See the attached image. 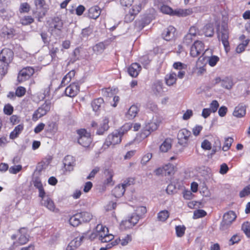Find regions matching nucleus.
Instances as JSON below:
<instances>
[{
    "label": "nucleus",
    "instance_id": "nucleus-57",
    "mask_svg": "<svg viewBox=\"0 0 250 250\" xmlns=\"http://www.w3.org/2000/svg\"><path fill=\"white\" fill-rule=\"evenodd\" d=\"M219 106V104L216 100H213L210 104L209 109H210V111L214 113L215 112Z\"/></svg>",
    "mask_w": 250,
    "mask_h": 250
},
{
    "label": "nucleus",
    "instance_id": "nucleus-35",
    "mask_svg": "<svg viewBox=\"0 0 250 250\" xmlns=\"http://www.w3.org/2000/svg\"><path fill=\"white\" fill-rule=\"evenodd\" d=\"M233 83L232 79L229 77H226L222 79L221 86L227 89H230L233 86Z\"/></svg>",
    "mask_w": 250,
    "mask_h": 250
},
{
    "label": "nucleus",
    "instance_id": "nucleus-38",
    "mask_svg": "<svg viewBox=\"0 0 250 250\" xmlns=\"http://www.w3.org/2000/svg\"><path fill=\"white\" fill-rule=\"evenodd\" d=\"M104 49L105 46L103 42H99L92 47L93 52L97 55L102 53Z\"/></svg>",
    "mask_w": 250,
    "mask_h": 250
},
{
    "label": "nucleus",
    "instance_id": "nucleus-26",
    "mask_svg": "<svg viewBox=\"0 0 250 250\" xmlns=\"http://www.w3.org/2000/svg\"><path fill=\"white\" fill-rule=\"evenodd\" d=\"M83 237H76L72 240L68 245L66 250H74L79 247L83 239Z\"/></svg>",
    "mask_w": 250,
    "mask_h": 250
},
{
    "label": "nucleus",
    "instance_id": "nucleus-63",
    "mask_svg": "<svg viewBox=\"0 0 250 250\" xmlns=\"http://www.w3.org/2000/svg\"><path fill=\"white\" fill-rule=\"evenodd\" d=\"M151 158L152 154L150 153H147L142 157L141 160V164L143 165H146Z\"/></svg>",
    "mask_w": 250,
    "mask_h": 250
},
{
    "label": "nucleus",
    "instance_id": "nucleus-52",
    "mask_svg": "<svg viewBox=\"0 0 250 250\" xmlns=\"http://www.w3.org/2000/svg\"><path fill=\"white\" fill-rule=\"evenodd\" d=\"M131 127V125L130 124H126L122 126L119 129L117 130L120 135L123 136L125 133L127 132Z\"/></svg>",
    "mask_w": 250,
    "mask_h": 250
},
{
    "label": "nucleus",
    "instance_id": "nucleus-2",
    "mask_svg": "<svg viewBox=\"0 0 250 250\" xmlns=\"http://www.w3.org/2000/svg\"><path fill=\"white\" fill-rule=\"evenodd\" d=\"M34 4L35 7L32 10V14L38 21H41L47 12L48 5L45 0H34Z\"/></svg>",
    "mask_w": 250,
    "mask_h": 250
},
{
    "label": "nucleus",
    "instance_id": "nucleus-43",
    "mask_svg": "<svg viewBox=\"0 0 250 250\" xmlns=\"http://www.w3.org/2000/svg\"><path fill=\"white\" fill-rule=\"evenodd\" d=\"M204 32L206 37H212L214 33L213 28L210 24H207L204 27Z\"/></svg>",
    "mask_w": 250,
    "mask_h": 250
},
{
    "label": "nucleus",
    "instance_id": "nucleus-50",
    "mask_svg": "<svg viewBox=\"0 0 250 250\" xmlns=\"http://www.w3.org/2000/svg\"><path fill=\"white\" fill-rule=\"evenodd\" d=\"M207 215V212L203 209H197L194 211L193 218L198 219L203 217Z\"/></svg>",
    "mask_w": 250,
    "mask_h": 250
},
{
    "label": "nucleus",
    "instance_id": "nucleus-46",
    "mask_svg": "<svg viewBox=\"0 0 250 250\" xmlns=\"http://www.w3.org/2000/svg\"><path fill=\"white\" fill-rule=\"evenodd\" d=\"M186 227L184 226H177L175 227L176 234L177 237H182L185 232Z\"/></svg>",
    "mask_w": 250,
    "mask_h": 250
},
{
    "label": "nucleus",
    "instance_id": "nucleus-12",
    "mask_svg": "<svg viewBox=\"0 0 250 250\" xmlns=\"http://www.w3.org/2000/svg\"><path fill=\"white\" fill-rule=\"evenodd\" d=\"M142 9V4L139 3L138 5H133L132 8L129 10V14L125 16V21L127 22L132 21L135 16L138 14Z\"/></svg>",
    "mask_w": 250,
    "mask_h": 250
},
{
    "label": "nucleus",
    "instance_id": "nucleus-28",
    "mask_svg": "<svg viewBox=\"0 0 250 250\" xmlns=\"http://www.w3.org/2000/svg\"><path fill=\"white\" fill-rule=\"evenodd\" d=\"M138 111L139 108L136 105H132L128 110L125 114V117L128 120H132L136 116Z\"/></svg>",
    "mask_w": 250,
    "mask_h": 250
},
{
    "label": "nucleus",
    "instance_id": "nucleus-41",
    "mask_svg": "<svg viewBox=\"0 0 250 250\" xmlns=\"http://www.w3.org/2000/svg\"><path fill=\"white\" fill-rule=\"evenodd\" d=\"M92 32L91 27H88L83 29L81 34V38L82 40H86Z\"/></svg>",
    "mask_w": 250,
    "mask_h": 250
},
{
    "label": "nucleus",
    "instance_id": "nucleus-30",
    "mask_svg": "<svg viewBox=\"0 0 250 250\" xmlns=\"http://www.w3.org/2000/svg\"><path fill=\"white\" fill-rule=\"evenodd\" d=\"M104 103V100L102 98H99L94 100L91 103V106L93 108V110L95 112H97L100 110Z\"/></svg>",
    "mask_w": 250,
    "mask_h": 250
},
{
    "label": "nucleus",
    "instance_id": "nucleus-40",
    "mask_svg": "<svg viewBox=\"0 0 250 250\" xmlns=\"http://www.w3.org/2000/svg\"><path fill=\"white\" fill-rule=\"evenodd\" d=\"M153 91L156 94H160L163 89V83L160 81L155 82L152 87Z\"/></svg>",
    "mask_w": 250,
    "mask_h": 250
},
{
    "label": "nucleus",
    "instance_id": "nucleus-17",
    "mask_svg": "<svg viewBox=\"0 0 250 250\" xmlns=\"http://www.w3.org/2000/svg\"><path fill=\"white\" fill-rule=\"evenodd\" d=\"M218 37L219 40H220L224 45L226 50L229 47V33L228 31L223 28L220 34H218Z\"/></svg>",
    "mask_w": 250,
    "mask_h": 250
},
{
    "label": "nucleus",
    "instance_id": "nucleus-31",
    "mask_svg": "<svg viewBox=\"0 0 250 250\" xmlns=\"http://www.w3.org/2000/svg\"><path fill=\"white\" fill-rule=\"evenodd\" d=\"M69 222L70 225L73 227H77L80 224H82L78 212L70 217Z\"/></svg>",
    "mask_w": 250,
    "mask_h": 250
},
{
    "label": "nucleus",
    "instance_id": "nucleus-49",
    "mask_svg": "<svg viewBox=\"0 0 250 250\" xmlns=\"http://www.w3.org/2000/svg\"><path fill=\"white\" fill-rule=\"evenodd\" d=\"M231 224L232 223L230 222H228L227 221L222 220L220 226V230L225 232L227 231L230 228Z\"/></svg>",
    "mask_w": 250,
    "mask_h": 250
},
{
    "label": "nucleus",
    "instance_id": "nucleus-39",
    "mask_svg": "<svg viewBox=\"0 0 250 250\" xmlns=\"http://www.w3.org/2000/svg\"><path fill=\"white\" fill-rule=\"evenodd\" d=\"M169 213L167 210H163L160 211L157 214L158 220L160 221L164 222L169 217Z\"/></svg>",
    "mask_w": 250,
    "mask_h": 250
},
{
    "label": "nucleus",
    "instance_id": "nucleus-16",
    "mask_svg": "<svg viewBox=\"0 0 250 250\" xmlns=\"http://www.w3.org/2000/svg\"><path fill=\"white\" fill-rule=\"evenodd\" d=\"M96 236L99 240L101 241L102 238H104L108 232L107 228L104 226L102 224H98L96 228Z\"/></svg>",
    "mask_w": 250,
    "mask_h": 250
},
{
    "label": "nucleus",
    "instance_id": "nucleus-9",
    "mask_svg": "<svg viewBox=\"0 0 250 250\" xmlns=\"http://www.w3.org/2000/svg\"><path fill=\"white\" fill-rule=\"evenodd\" d=\"M204 50V44L202 42L196 41L191 46L190 54L192 57H196L201 54H203Z\"/></svg>",
    "mask_w": 250,
    "mask_h": 250
},
{
    "label": "nucleus",
    "instance_id": "nucleus-32",
    "mask_svg": "<svg viewBox=\"0 0 250 250\" xmlns=\"http://www.w3.org/2000/svg\"><path fill=\"white\" fill-rule=\"evenodd\" d=\"M236 218L235 212L233 211H229L225 213L223 216V220L228 222L232 223Z\"/></svg>",
    "mask_w": 250,
    "mask_h": 250
},
{
    "label": "nucleus",
    "instance_id": "nucleus-11",
    "mask_svg": "<svg viewBox=\"0 0 250 250\" xmlns=\"http://www.w3.org/2000/svg\"><path fill=\"white\" fill-rule=\"evenodd\" d=\"M80 91V85L78 83H73L68 86L65 90L66 96L74 97L77 95Z\"/></svg>",
    "mask_w": 250,
    "mask_h": 250
},
{
    "label": "nucleus",
    "instance_id": "nucleus-22",
    "mask_svg": "<svg viewBox=\"0 0 250 250\" xmlns=\"http://www.w3.org/2000/svg\"><path fill=\"white\" fill-rule=\"evenodd\" d=\"M246 112V106L242 104H240L235 107L233 112V115L234 116L237 118H241L245 115Z\"/></svg>",
    "mask_w": 250,
    "mask_h": 250
},
{
    "label": "nucleus",
    "instance_id": "nucleus-58",
    "mask_svg": "<svg viewBox=\"0 0 250 250\" xmlns=\"http://www.w3.org/2000/svg\"><path fill=\"white\" fill-rule=\"evenodd\" d=\"M140 217L137 213H133L130 217H129L132 225L135 226L139 221Z\"/></svg>",
    "mask_w": 250,
    "mask_h": 250
},
{
    "label": "nucleus",
    "instance_id": "nucleus-5",
    "mask_svg": "<svg viewBox=\"0 0 250 250\" xmlns=\"http://www.w3.org/2000/svg\"><path fill=\"white\" fill-rule=\"evenodd\" d=\"M77 133L79 135L78 143L83 147H88L92 142L90 134L85 129L78 130Z\"/></svg>",
    "mask_w": 250,
    "mask_h": 250
},
{
    "label": "nucleus",
    "instance_id": "nucleus-4",
    "mask_svg": "<svg viewBox=\"0 0 250 250\" xmlns=\"http://www.w3.org/2000/svg\"><path fill=\"white\" fill-rule=\"evenodd\" d=\"M51 105V102L49 101H45L41 106L35 111L32 116V120L34 121H36L39 118L45 115L50 110Z\"/></svg>",
    "mask_w": 250,
    "mask_h": 250
},
{
    "label": "nucleus",
    "instance_id": "nucleus-60",
    "mask_svg": "<svg viewBox=\"0 0 250 250\" xmlns=\"http://www.w3.org/2000/svg\"><path fill=\"white\" fill-rule=\"evenodd\" d=\"M22 168L21 165H17L11 167L9 168V172L12 174H17L20 172Z\"/></svg>",
    "mask_w": 250,
    "mask_h": 250
},
{
    "label": "nucleus",
    "instance_id": "nucleus-10",
    "mask_svg": "<svg viewBox=\"0 0 250 250\" xmlns=\"http://www.w3.org/2000/svg\"><path fill=\"white\" fill-rule=\"evenodd\" d=\"M130 185L129 180H125L122 185L116 186L112 190L113 195L116 198L122 196L125 190V188Z\"/></svg>",
    "mask_w": 250,
    "mask_h": 250
},
{
    "label": "nucleus",
    "instance_id": "nucleus-55",
    "mask_svg": "<svg viewBox=\"0 0 250 250\" xmlns=\"http://www.w3.org/2000/svg\"><path fill=\"white\" fill-rule=\"evenodd\" d=\"M26 92V89L22 86H18L15 91V94L19 97L24 96Z\"/></svg>",
    "mask_w": 250,
    "mask_h": 250
},
{
    "label": "nucleus",
    "instance_id": "nucleus-7",
    "mask_svg": "<svg viewBox=\"0 0 250 250\" xmlns=\"http://www.w3.org/2000/svg\"><path fill=\"white\" fill-rule=\"evenodd\" d=\"M174 168L173 165L168 164L156 169L154 173L156 175L162 176H171L174 174Z\"/></svg>",
    "mask_w": 250,
    "mask_h": 250
},
{
    "label": "nucleus",
    "instance_id": "nucleus-15",
    "mask_svg": "<svg viewBox=\"0 0 250 250\" xmlns=\"http://www.w3.org/2000/svg\"><path fill=\"white\" fill-rule=\"evenodd\" d=\"M75 160L71 155L66 156L63 160V164L66 171H71L73 170Z\"/></svg>",
    "mask_w": 250,
    "mask_h": 250
},
{
    "label": "nucleus",
    "instance_id": "nucleus-54",
    "mask_svg": "<svg viewBox=\"0 0 250 250\" xmlns=\"http://www.w3.org/2000/svg\"><path fill=\"white\" fill-rule=\"evenodd\" d=\"M160 10L162 13L170 16L171 15L172 12H173V9L166 5H163L160 8Z\"/></svg>",
    "mask_w": 250,
    "mask_h": 250
},
{
    "label": "nucleus",
    "instance_id": "nucleus-18",
    "mask_svg": "<svg viewBox=\"0 0 250 250\" xmlns=\"http://www.w3.org/2000/svg\"><path fill=\"white\" fill-rule=\"evenodd\" d=\"M141 70V65L136 62L132 63L128 68L127 71L132 77H136Z\"/></svg>",
    "mask_w": 250,
    "mask_h": 250
},
{
    "label": "nucleus",
    "instance_id": "nucleus-25",
    "mask_svg": "<svg viewBox=\"0 0 250 250\" xmlns=\"http://www.w3.org/2000/svg\"><path fill=\"white\" fill-rule=\"evenodd\" d=\"M191 13L192 11L189 9L177 8L175 10H173V12H172L171 16L183 17L189 15Z\"/></svg>",
    "mask_w": 250,
    "mask_h": 250
},
{
    "label": "nucleus",
    "instance_id": "nucleus-27",
    "mask_svg": "<svg viewBox=\"0 0 250 250\" xmlns=\"http://www.w3.org/2000/svg\"><path fill=\"white\" fill-rule=\"evenodd\" d=\"M101 10L99 6H94L88 10V16L90 19H96L101 14Z\"/></svg>",
    "mask_w": 250,
    "mask_h": 250
},
{
    "label": "nucleus",
    "instance_id": "nucleus-51",
    "mask_svg": "<svg viewBox=\"0 0 250 250\" xmlns=\"http://www.w3.org/2000/svg\"><path fill=\"white\" fill-rule=\"evenodd\" d=\"M46 130L47 132H55L57 130L56 123L53 122L48 123Z\"/></svg>",
    "mask_w": 250,
    "mask_h": 250
},
{
    "label": "nucleus",
    "instance_id": "nucleus-34",
    "mask_svg": "<svg viewBox=\"0 0 250 250\" xmlns=\"http://www.w3.org/2000/svg\"><path fill=\"white\" fill-rule=\"evenodd\" d=\"M62 27V22L61 21L58 19V21L55 20L51 24V28H52L51 31L52 32L58 31L61 32V30Z\"/></svg>",
    "mask_w": 250,
    "mask_h": 250
},
{
    "label": "nucleus",
    "instance_id": "nucleus-53",
    "mask_svg": "<svg viewBox=\"0 0 250 250\" xmlns=\"http://www.w3.org/2000/svg\"><path fill=\"white\" fill-rule=\"evenodd\" d=\"M250 195V184L245 187L239 193V196L243 198Z\"/></svg>",
    "mask_w": 250,
    "mask_h": 250
},
{
    "label": "nucleus",
    "instance_id": "nucleus-37",
    "mask_svg": "<svg viewBox=\"0 0 250 250\" xmlns=\"http://www.w3.org/2000/svg\"><path fill=\"white\" fill-rule=\"evenodd\" d=\"M131 237L129 235H127L125 237H120L119 238V239H116L115 241V242L116 244H118V243L120 242L121 245L123 246H126L129 242L131 241Z\"/></svg>",
    "mask_w": 250,
    "mask_h": 250
},
{
    "label": "nucleus",
    "instance_id": "nucleus-14",
    "mask_svg": "<svg viewBox=\"0 0 250 250\" xmlns=\"http://www.w3.org/2000/svg\"><path fill=\"white\" fill-rule=\"evenodd\" d=\"M176 29L172 26H169L162 33L163 38L167 41H170L175 38Z\"/></svg>",
    "mask_w": 250,
    "mask_h": 250
},
{
    "label": "nucleus",
    "instance_id": "nucleus-20",
    "mask_svg": "<svg viewBox=\"0 0 250 250\" xmlns=\"http://www.w3.org/2000/svg\"><path fill=\"white\" fill-rule=\"evenodd\" d=\"M42 205L45 207L49 210L55 211L56 208L53 201L48 196H44L41 201Z\"/></svg>",
    "mask_w": 250,
    "mask_h": 250
},
{
    "label": "nucleus",
    "instance_id": "nucleus-62",
    "mask_svg": "<svg viewBox=\"0 0 250 250\" xmlns=\"http://www.w3.org/2000/svg\"><path fill=\"white\" fill-rule=\"evenodd\" d=\"M173 67L175 69L180 70L182 69H185L186 68V65L181 62H178L173 63Z\"/></svg>",
    "mask_w": 250,
    "mask_h": 250
},
{
    "label": "nucleus",
    "instance_id": "nucleus-21",
    "mask_svg": "<svg viewBox=\"0 0 250 250\" xmlns=\"http://www.w3.org/2000/svg\"><path fill=\"white\" fill-rule=\"evenodd\" d=\"M165 81L167 85L168 86L173 85L177 81V74L174 72H170L166 75Z\"/></svg>",
    "mask_w": 250,
    "mask_h": 250
},
{
    "label": "nucleus",
    "instance_id": "nucleus-6",
    "mask_svg": "<svg viewBox=\"0 0 250 250\" xmlns=\"http://www.w3.org/2000/svg\"><path fill=\"white\" fill-rule=\"evenodd\" d=\"M122 136L117 130H115L107 136L104 144V148L108 147L110 145H115L121 142Z\"/></svg>",
    "mask_w": 250,
    "mask_h": 250
},
{
    "label": "nucleus",
    "instance_id": "nucleus-24",
    "mask_svg": "<svg viewBox=\"0 0 250 250\" xmlns=\"http://www.w3.org/2000/svg\"><path fill=\"white\" fill-rule=\"evenodd\" d=\"M78 213L82 223L89 222L93 217L92 213L86 210H81Z\"/></svg>",
    "mask_w": 250,
    "mask_h": 250
},
{
    "label": "nucleus",
    "instance_id": "nucleus-13",
    "mask_svg": "<svg viewBox=\"0 0 250 250\" xmlns=\"http://www.w3.org/2000/svg\"><path fill=\"white\" fill-rule=\"evenodd\" d=\"M32 183L34 187L38 189L39 196L42 199H43V198L44 197L46 193L40 178L39 177H34L32 180Z\"/></svg>",
    "mask_w": 250,
    "mask_h": 250
},
{
    "label": "nucleus",
    "instance_id": "nucleus-47",
    "mask_svg": "<svg viewBox=\"0 0 250 250\" xmlns=\"http://www.w3.org/2000/svg\"><path fill=\"white\" fill-rule=\"evenodd\" d=\"M219 59L218 56L212 55L208 58V62L210 66L213 67L216 65L217 62L219 61Z\"/></svg>",
    "mask_w": 250,
    "mask_h": 250
},
{
    "label": "nucleus",
    "instance_id": "nucleus-8",
    "mask_svg": "<svg viewBox=\"0 0 250 250\" xmlns=\"http://www.w3.org/2000/svg\"><path fill=\"white\" fill-rule=\"evenodd\" d=\"M35 70L32 67L28 66L22 68L19 73L18 81L20 83L28 80L34 73Z\"/></svg>",
    "mask_w": 250,
    "mask_h": 250
},
{
    "label": "nucleus",
    "instance_id": "nucleus-61",
    "mask_svg": "<svg viewBox=\"0 0 250 250\" xmlns=\"http://www.w3.org/2000/svg\"><path fill=\"white\" fill-rule=\"evenodd\" d=\"M140 62L144 65L145 68H146L147 65L150 62V60L148 56H143L140 58Z\"/></svg>",
    "mask_w": 250,
    "mask_h": 250
},
{
    "label": "nucleus",
    "instance_id": "nucleus-56",
    "mask_svg": "<svg viewBox=\"0 0 250 250\" xmlns=\"http://www.w3.org/2000/svg\"><path fill=\"white\" fill-rule=\"evenodd\" d=\"M193 38H194L191 37V35H188L187 34L184 37L183 43L187 46H188L191 43L193 40Z\"/></svg>",
    "mask_w": 250,
    "mask_h": 250
},
{
    "label": "nucleus",
    "instance_id": "nucleus-42",
    "mask_svg": "<svg viewBox=\"0 0 250 250\" xmlns=\"http://www.w3.org/2000/svg\"><path fill=\"white\" fill-rule=\"evenodd\" d=\"M34 21V19L31 16H25L20 20V22L23 25L30 24L33 23Z\"/></svg>",
    "mask_w": 250,
    "mask_h": 250
},
{
    "label": "nucleus",
    "instance_id": "nucleus-45",
    "mask_svg": "<svg viewBox=\"0 0 250 250\" xmlns=\"http://www.w3.org/2000/svg\"><path fill=\"white\" fill-rule=\"evenodd\" d=\"M30 6L27 2L21 3L19 7V12L21 13H28L30 10Z\"/></svg>",
    "mask_w": 250,
    "mask_h": 250
},
{
    "label": "nucleus",
    "instance_id": "nucleus-3",
    "mask_svg": "<svg viewBox=\"0 0 250 250\" xmlns=\"http://www.w3.org/2000/svg\"><path fill=\"white\" fill-rule=\"evenodd\" d=\"M162 122V119L158 116H154L150 120L146 122L144 130L142 132V136L146 137L150 133L156 130Z\"/></svg>",
    "mask_w": 250,
    "mask_h": 250
},
{
    "label": "nucleus",
    "instance_id": "nucleus-23",
    "mask_svg": "<svg viewBox=\"0 0 250 250\" xmlns=\"http://www.w3.org/2000/svg\"><path fill=\"white\" fill-rule=\"evenodd\" d=\"M108 122V119L106 118H104L98 127L96 134L100 135H103L104 132L107 131L109 128Z\"/></svg>",
    "mask_w": 250,
    "mask_h": 250
},
{
    "label": "nucleus",
    "instance_id": "nucleus-59",
    "mask_svg": "<svg viewBox=\"0 0 250 250\" xmlns=\"http://www.w3.org/2000/svg\"><path fill=\"white\" fill-rule=\"evenodd\" d=\"M3 111L5 114L10 115L13 112V107L10 104H7L4 106Z\"/></svg>",
    "mask_w": 250,
    "mask_h": 250
},
{
    "label": "nucleus",
    "instance_id": "nucleus-64",
    "mask_svg": "<svg viewBox=\"0 0 250 250\" xmlns=\"http://www.w3.org/2000/svg\"><path fill=\"white\" fill-rule=\"evenodd\" d=\"M241 237V236L238 234L233 235L229 240L230 244L233 245L235 243H237L240 241Z\"/></svg>",
    "mask_w": 250,
    "mask_h": 250
},
{
    "label": "nucleus",
    "instance_id": "nucleus-48",
    "mask_svg": "<svg viewBox=\"0 0 250 250\" xmlns=\"http://www.w3.org/2000/svg\"><path fill=\"white\" fill-rule=\"evenodd\" d=\"M242 230L248 237H250V223H244L242 226Z\"/></svg>",
    "mask_w": 250,
    "mask_h": 250
},
{
    "label": "nucleus",
    "instance_id": "nucleus-44",
    "mask_svg": "<svg viewBox=\"0 0 250 250\" xmlns=\"http://www.w3.org/2000/svg\"><path fill=\"white\" fill-rule=\"evenodd\" d=\"M233 142V138H232L231 137H228V138H226L225 143H224V145L222 147V150L224 151H226L228 150L229 149V148L230 147Z\"/></svg>",
    "mask_w": 250,
    "mask_h": 250
},
{
    "label": "nucleus",
    "instance_id": "nucleus-1",
    "mask_svg": "<svg viewBox=\"0 0 250 250\" xmlns=\"http://www.w3.org/2000/svg\"><path fill=\"white\" fill-rule=\"evenodd\" d=\"M14 53L8 48L3 49L0 53V74L4 75L7 73L9 63L12 61Z\"/></svg>",
    "mask_w": 250,
    "mask_h": 250
},
{
    "label": "nucleus",
    "instance_id": "nucleus-33",
    "mask_svg": "<svg viewBox=\"0 0 250 250\" xmlns=\"http://www.w3.org/2000/svg\"><path fill=\"white\" fill-rule=\"evenodd\" d=\"M171 147V140L167 139L160 146V150L162 152H166L168 151Z\"/></svg>",
    "mask_w": 250,
    "mask_h": 250
},
{
    "label": "nucleus",
    "instance_id": "nucleus-36",
    "mask_svg": "<svg viewBox=\"0 0 250 250\" xmlns=\"http://www.w3.org/2000/svg\"><path fill=\"white\" fill-rule=\"evenodd\" d=\"M104 173L106 177V179L104 181V184L112 185L113 184L112 177L113 176L112 171L109 169H105Z\"/></svg>",
    "mask_w": 250,
    "mask_h": 250
},
{
    "label": "nucleus",
    "instance_id": "nucleus-29",
    "mask_svg": "<svg viewBox=\"0 0 250 250\" xmlns=\"http://www.w3.org/2000/svg\"><path fill=\"white\" fill-rule=\"evenodd\" d=\"M23 124H21L15 126L14 130L10 133L9 137L11 139L17 138L23 130Z\"/></svg>",
    "mask_w": 250,
    "mask_h": 250
},
{
    "label": "nucleus",
    "instance_id": "nucleus-19",
    "mask_svg": "<svg viewBox=\"0 0 250 250\" xmlns=\"http://www.w3.org/2000/svg\"><path fill=\"white\" fill-rule=\"evenodd\" d=\"M191 132L186 128L180 130L177 134V138L182 143H186L188 140Z\"/></svg>",
    "mask_w": 250,
    "mask_h": 250
}]
</instances>
